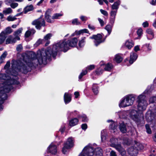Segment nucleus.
<instances>
[{
	"label": "nucleus",
	"instance_id": "63",
	"mask_svg": "<svg viewBox=\"0 0 156 156\" xmlns=\"http://www.w3.org/2000/svg\"><path fill=\"white\" fill-rule=\"evenodd\" d=\"M80 18L82 21H85L87 20V18L83 16H80Z\"/></svg>",
	"mask_w": 156,
	"mask_h": 156
},
{
	"label": "nucleus",
	"instance_id": "20",
	"mask_svg": "<svg viewBox=\"0 0 156 156\" xmlns=\"http://www.w3.org/2000/svg\"><path fill=\"white\" fill-rule=\"evenodd\" d=\"M64 144H66V145H70V148L73 147V138L71 137L68 138L66 142L64 143Z\"/></svg>",
	"mask_w": 156,
	"mask_h": 156
},
{
	"label": "nucleus",
	"instance_id": "59",
	"mask_svg": "<svg viewBox=\"0 0 156 156\" xmlns=\"http://www.w3.org/2000/svg\"><path fill=\"white\" fill-rule=\"evenodd\" d=\"M104 132V131L103 130L101 131V139L102 141H104L106 139V136L104 135H103L102 133L103 132Z\"/></svg>",
	"mask_w": 156,
	"mask_h": 156
},
{
	"label": "nucleus",
	"instance_id": "25",
	"mask_svg": "<svg viewBox=\"0 0 156 156\" xmlns=\"http://www.w3.org/2000/svg\"><path fill=\"white\" fill-rule=\"evenodd\" d=\"M120 2L119 0L115 2L112 6V9L117 10L119 8V6L120 4Z\"/></svg>",
	"mask_w": 156,
	"mask_h": 156
},
{
	"label": "nucleus",
	"instance_id": "61",
	"mask_svg": "<svg viewBox=\"0 0 156 156\" xmlns=\"http://www.w3.org/2000/svg\"><path fill=\"white\" fill-rule=\"evenodd\" d=\"M142 25L144 27H146L148 26L149 24L147 21H145L143 23Z\"/></svg>",
	"mask_w": 156,
	"mask_h": 156
},
{
	"label": "nucleus",
	"instance_id": "50",
	"mask_svg": "<svg viewBox=\"0 0 156 156\" xmlns=\"http://www.w3.org/2000/svg\"><path fill=\"white\" fill-rule=\"evenodd\" d=\"M147 32L149 34H151L153 37L154 36L153 32L152 30L151 29H147L146 30Z\"/></svg>",
	"mask_w": 156,
	"mask_h": 156
},
{
	"label": "nucleus",
	"instance_id": "48",
	"mask_svg": "<svg viewBox=\"0 0 156 156\" xmlns=\"http://www.w3.org/2000/svg\"><path fill=\"white\" fill-rule=\"evenodd\" d=\"M117 11H112L110 13V16L112 17H113L114 19H115V16L116 15Z\"/></svg>",
	"mask_w": 156,
	"mask_h": 156
},
{
	"label": "nucleus",
	"instance_id": "5",
	"mask_svg": "<svg viewBox=\"0 0 156 156\" xmlns=\"http://www.w3.org/2000/svg\"><path fill=\"white\" fill-rule=\"evenodd\" d=\"M135 98V97L134 95H130L126 97L119 104V107H124L133 105Z\"/></svg>",
	"mask_w": 156,
	"mask_h": 156
},
{
	"label": "nucleus",
	"instance_id": "23",
	"mask_svg": "<svg viewBox=\"0 0 156 156\" xmlns=\"http://www.w3.org/2000/svg\"><path fill=\"white\" fill-rule=\"evenodd\" d=\"M119 129L121 132L125 133L126 131V125L123 123L120 124L119 126Z\"/></svg>",
	"mask_w": 156,
	"mask_h": 156
},
{
	"label": "nucleus",
	"instance_id": "19",
	"mask_svg": "<svg viewBox=\"0 0 156 156\" xmlns=\"http://www.w3.org/2000/svg\"><path fill=\"white\" fill-rule=\"evenodd\" d=\"M16 42V38H13L11 36H9L6 39L5 44H8L10 43H15Z\"/></svg>",
	"mask_w": 156,
	"mask_h": 156
},
{
	"label": "nucleus",
	"instance_id": "29",
	"mask_svg": "<svg viewBox=\"0 0 156 156\" xmlns=\"http://www.w3.org/2000/svg\"><path fill=\"white\" fill-rule=\"evenodd\" d=\"M12 12V10L10 8H6L3 11V13L5 14L11 13Z\"/></svg>",
	"mask_w": 156,
	"mask_h": 156
},
{
	"label": "nucleus",
	"instance_id": "15",
	"mask_svg": "<svg viewBox=\"0 0 156 156\" xmlns=\"http://www.w3.org/2000/svg\"><path fill=\"white\" fill-rule=\"evenodd\" d=\"M137 57V56L136 53L133 52H131L130 55V59L129 61V63L132 64L136 60Z\"/></svg>",
	"mask_w": 156,
	"mask_h": 156
},
{
	"label": "nucleus",
	"instance_id": "40",
	"mask_svg": "<svg viewBox=\"0 0 156 156\" xmlns=\"http://www.w3.org/2000/svg\"><path fill=\"white\" fill-rule=\"evenodd\" d=\"M145 127L147 133L149 134H151L152 133V131L149 125L148 124H146L145 125Z\"/></svg>",
	"mask_w": 156,
	"mask_h": 156
},
{
	"label": "nucleus",
	"instance_id": "38",
	"mask_svg": "<svg viewBox=\"0 0 156 156\" xmlns=\"http://www.w3.org/2000/svg\"><path fill=\"white\" fill-rule=\"evenodd\" d=\"M105 29L108 31L109 34L111 31L112 27L110 25H107L105 27Z\"/></svg>",
	"mask_w": 156,
	"mask_h": 156
},
{
	"label": "nucleus",
	"instance_id": "9",
	"mask_svg": "<svg viewBox=\"0 0 156 156\" xmlns=\"http://www.w3.org/2000/svg\"><path fill=\"white\" fill-rule=\"evenodd\" d=\"M130 117L135 121L138 122L139 121L138 112L136 110H133L131 111Z\"/></svg>",
	"mask_w": 156,
	"mask_h": 156
},
{
	"label": "nucleus",
	"instance_id": "12",
	"mask_svg": "<svg viewBox=\"0 0 156 156\" xmlns=\"http://www.w3.org/2000/svg\"><path fill=\"white\" fill-rule=\"evenodd\" d=\"M128 152L129 154L131 156H136L138 154L137 150L135 147H132L128 149Z\"/></svg>",
	"mask_w": 156,
	"mask_h": 156
},
{
	"label": "nucleus",
	"instance_id": "46",
	"mask_svg": "<svg viewBox=\"0 0 156 156\" xmlns=\"http://www.w3.org/2000/svg\"><path fill=\"white\" fill-rule=\"evenodd\" d=\"M18 5V4L17 3H12L10 4V6L12 9H15L17 7Z\"/></svg>",
	"mask_w": 156,
	"mask_h": 156
},
{
	"label": "nucleus",
	"instance_id": "27",
	"mask_svg": "<svg viewBox=\"0 0 156 156\" xmlns=\"http://www.w3.org/2000/svg\"><path fill=\"white\" fill-rule=\"evenodd\" d=\"M66 144H64L63 147L62 148V151L63 154H65L67 152V150L70 148V145L67 146Z\"/></svg>",
	"mask_w": 156,
	"mask_h": 156
},
{
	"label": "nucleus",
	"instance_id": "41",
	"mask_svg": "<svg viewBox=\"0 0 156 156\" xmlns=\"http://www.w3.org/2000/svg\"><path fill=\"white\" fill-rule=\"evenodd\" d=\"M79 118H81L82 119V121L83 122H87L88 121V119L85 115H83L82 116H81L79 117Z\"/></svg>",
	"mask_w": 156,
	"mask_h": 156
},
{
	"label": "nucleus",
	"instance_id": "39",
	"mask_svg": "<svg viewBox=\"0 0 156 156\" xmlns=\"http://www.w3.org/2000/svg\"><path fill=\"white\" fill-rule=\"evenodd\" d=\"M52 36V34H47L44 37V40L45 42L46 41H48V40L50 39Z\"/></svg>",
	"mask_w": 156,
	"mask_h": 156
},
{
	"label": "nucleus",
	"instance_id": "44",
	"mask_svg": "<svg viewBox=\"0 0 156 156\" xmlns=\"http://www.w3.org/2000/svg\"><path fill=\"white\" fill-rule=\"evenodd\" d=\"M103 72V70L100 69H98L95 71V72L96 75H99L101 74Z\"/></svg>",
	"mask_w": 156,
	"mask_h": 156
},
{
	"label": "nucleus",
	"instance_id": "45",
	"mask_svg": "<svg viewBox=\"0 0 156 156\" xmlns=\"http://www.w3.org/2000/svg\"><path fill=\"white\" fill-rule=\"evenodd\" d=\"M23 0H6L5 2L6 4H7V2H8L9 3H10L11 2H14V1L21 2H23Z\"/></svg>",
	"mask_w": 156,
	"mask_h": 156
},
{
	"label": "nucleus",
	"instance_id": "42",
	"mask_svg": "<svg viewBox=\"0 0 156 156\" xmlns=\"http://www.w3.org/2000/svg\"><path fill=\"white\" fill-rule=\"evenodd\" d=\"M150 103H154L156 102V97L154 96L151 97L149 99Z\"/></svg>",
	"mask_w": 156,
	"mask_h": 156
},
{
	"label": "nucleus",
	"instance_id": "28",
	"mask_svg": "<svg viewBox=\"0 0 156 156\" xmlns=\"http://www.w3.org/2000/svg\"><path fill=\"white\" fill-rule=\"evenodd\" d=\"M23 30V28L22 27L19 28L14 32V35L15 36H20V34L22 33Z\"/></svg>",
	"mask_w": 156,
	"mask_h": 156
},
{
	"label": "nucleus",
	"instance_id": "17",
	"mask_svg": "<svg viewBox=\"0 0 156 156\" xmlns=\"http://www.w3.org/2000/svg\"><path fill=\"white\" fill-rule=\"evenodd\" d=\"M34 9V7L32 5H27L24 9L23 12L26 14L29 12L33 10Z\"/></svg>",
	"mask_w": 156,
	"mask_h": 156
},
{
	"label": "nucleus",
	"instance_id": "60",
	"mask_svg": "<svg viewBox=\"0 0 156 156\" xmlns=\"http://www.w3.org/2000/svg\"><path fill=\"white\" fill-rule=\"evenodd\" d=\"M142 30L141 29H138L137 31V34L139 36H140L142 34Z\"/></svg>",
	"mask_w": 156,
	"mask_h": 156
},
{
	"label": "nucleus",
	"instance_id": "43",
	"mask_svg": "<svg viewBox=\"0 0 156 156\" xmlns=\"http://www.w3.org/2000/svg\"><path fill=\"white\" fill-rule=\"evenodd\" d=\"M87 70H85L84 71H83L81 73L80 75L79 76V78L80 79L82 78V77L87 74Z\"/></svg>",
	"mask_w": 156,
	"mask_h": 156
},
{
	"label": "nucleus",
	"instance_id": "54",
	"mask_svg": "<svg viewBox=\"0 0 156 156\" xmlns=\"http://www.w3.org/2000/svg\"><path fill=\"white\" fill-rule=\"evenodd\" d=\"M123 140V142L122 143L123 144L128 145L129 144V142L128 139L127 138H124Z\"/></svg>",
	"mask_w": 156,
	"mask_h": 156
},
{
	"label": "nucleus",
	"instance_id": "32",
	"mask_svg": "<svg viewBox=\"0 0 156 156\" xmlns=\"http://www.w3.org/2000/svg\"><path fill=\"white\" fill-rule=\"evenodd\" d=\"M85 39L86 37H83L82 38L81 40L79 41V46L80 47H82L84 46Z\"/></svg>",
	"mask_w": 156,
	"mask_h": 156
},
{
	"label": "nucleus",
	"instance_id": "16",
	"mask_svg": "<svg viewBox=\"0 0 156 156\" xmlns=\"http://www.w3.org/2000/svg\"><path fill=\"white\" fill-rule=\"evenodd\" d=\"M64 98L66 104L69 103L71 101V95L67 93H65Z\"/></svg>",
	"mask_w": 156,
	"mask_h": 156
},
{
	"label": "nucleus",
	"instance_id": "37",
	"mask_svg": "<svg viewBox=\"0 0 156 156\" xmlns=\"http://www.w3.org/2000/svg\"><path fill=\"white\" fill-rule=\"evenodd\" d=\"M62 15L60 13H55L52 17L53 19H57L59 17L61 16Z\"/></svg>",
	"mask_w": 156,
	"mask_h": 156
},
{
	"label": "nucleus",
	"instance_id": "53",
	"mask_svg": "<svg viewBox=\"0 0 156 156\" xmlns=\"http://www.w3.org/2000/svg\"><path fill=\"white\" fill-rule=\"evenodd\" d=\"M10 61H8L6 62V64L5 65L4 67V69H8L10 66Z\"/></svg>",
	"mask_w": 156,
	"mask_h": 156
},
{
	"label": "nucleus",
	"instance_id": "18",
	"mask_svg": "<svg viewBox=\"0 0 156 156\" xmlns=\"http://www.w3.org/2000/svg\"><path fill=\"white\" fill-rule=\"evenodd\" d=\"M125 45L127 48L129 49L133 46L134 43L132 40H128L126 42Z\"/></svg>",
	"mask_w": 156,
	"mask_h": 156
},
{
	"label": "nucleus",
	"instance_id": "26",
	"mask_svg": "<svg viewBox=\"0 0 156 156\" xmlns=\"http://www.w3.org/2000/svg\"><path fill=\"white\" fill-rule=\"evenodd\" d=\"M122 59V58L119 54L116 55L114 59V61L118 63L121 62Z\"/></svg>",
	"mask_w": 156,
	"mask_h": 156
},
{
	"label": "nucleus",
	"instance_id": "57",
	"mask_svg": "<svg viewBox=\"0 0 156 156\" xmlns=\"http://www.w3.org/2000/svg\"><path fill=\"white\" fill-rule=\"evenodd\" d=\"M98 20L101 24V26L103 27L104 26L105 24L104 21L100 18H98Z\"/></svg>",
	"mask_w": 156,
	"mask_h": 156
},
{
	"label": "nucleus",
	"instance_id": "58",
	"mask_svg": "<svg viewBox=\"0 0 156 156\" xmlns=\"http://www.w3.org/2000/svg\"><path fill=\"white\" fill-rule=\"evenodd\" d=\"M95 66L94 65H90L87 67V69L89 70H91L94 68Z\"/></svg>",
	"mask_w": 156,
	"mask_h": 156
},
{
	"label": "nucleus",
	"instance_id": "64",
	"mask_svg": "<svg viewBox=\"0 0 156 156\" xmlns=\"http://www.w3.org/2000/svg\"><path fill=\"white\" fill-rule=\"evenodd\" d=\"M110 156H116L115 152L113 151H112L110 152Z\"/></svg>",
	"mask_w": 156,
	"mask_h": 156
},
{
	"label": "nucleus",
	"instance_id": "55",
	"mask_svg": "<svg viewBox=\"0 0 156 156\" xmlns=\"http://www.w3.org/2000/svg\"><path fill=\"white\" fill-rule=\"evenodd\" d=\"M31 34V32L30 30H27L25 33V36L26 37H29Z\"/></svg>",
	"mask_w": 156,
	"mask_h": 156
},
{
	"label": "nucleus",
	"instance_id": "11",
	"mask_svg": "<svg viewBox=\"0 0 156 156\" xmlns=\"http://www.w3.org/2000/svg\"><path fill=\"white\" fill-rule=\"evenodd\" d=\"M12 32L13 30L11 28V27H8L4 30L2 31L0 33L6 38L7 37L6 35L10 34Z\"/></svg>",
	"mask_w": 156,
	"mask_h": 156
},
{
	"label": "nucleus",
	"instance_id": "13",
	"mask_svg": "<svg viewBox=\"0 0 156 156\" xmlns=\"http://www.w3.org/2000/svg\"><path fill=\"white\" fill-rule=\"evenodd\" d=\"M51 9H48L46 12L45 18L46 21L48 23H52V21L51 20Z\"/></svg>",
	"mask_w": 156,
	"mask_h": 156
},
{
	"label": "nucleus",
	"instance_id": "47",
	"mask_svg": "<svg viewBox=\"0 0 156 156\" xmlns=\"http://www.w3.org/2000/svg\"><path fill=\"white\" fill-rule=\"evenodd\" d=\"M45 42L44 40L43 39H39L36 43V44L39 45L41 44H42Z\"/></svg>",
	"mask_w": 156,
	"mask_h": 156
},
{
	"label": "nucleus",
	"instance_id": "1",
	"mask_svg": "<svg viewBox=\"0 0 156 156\" xmlns=\"http://www.w3.org/2000/svg\"><path fill=\"white\" fill-rule=\"evenodd\" d=\"M78 40L74 38L68 41H61L53 45L52 50L50 48L46 50H39L37 52V58H35V55L33 53L28 57L27 54H23V62L20 60L12 61V68L16 72L21 71L24 73H26L29 71V67H36L38 64H46L47 60H49L52 55L55 58L57 55L58 51H63L65 52L69 49V47H73L77 44Z\"/></svg>",
	"mask_w": 156,
	"mask_h": 156
},
{
	"label": "nucleus",
	"instance_id": "62",
	"mask_svg": "<svg viewBox=\"0 0 156 156\" xmlns=\"http://www.w3.org/2000/svg\"><path fill=\"white\" fill-rule=\"evenodd\" d=\"M81 128L83 129H86L87 128V125L86 124H83L81 125Z\"/></svg>",
	"mask_w": 156,
	"mask_h": 156
},
{
	"label": "nucleus",
	"instance_id": "21",
	"mask_svg": "<svg viewBox=\"0 0 156 156\" xmlns=\"http://www.w3.org/2000/svg\"><path fill=\"white\" fill-rule=\"evenodd\" d=\"M135 144L134 145V147H135L136 149L138 150H142L143 148V146L141 144H140L136 141H135Z\"/></svg>",
	"mask_w": 156,
	"mask_h": 156
},
{
	"label": "nucleus",
	"instance_id": "30",
	"mask_svg": "<svg viewBox=\"0 0 156 156\" xmlns=\"http://www.w3.org/2000/svg\"><path fill=\"white\" fill-rule=\"evenodd\" d=\"M113 66L111 64L108 63L105 65V70L107 71H110L112 68Z\"/></svg>",
	"mask_w": 156,
	"mask_h": 156
},
{
	"label": "nucleus",
	"instance_id": "7",
	"mask_svg": "<svg viewBox=\"0 0 156 156\" xmlns=\"http://www.w3.org/2000/svg\"><path fill=\"white\" fill-rule=\"evenodd\" d=\"M43 16H41L39 18L32 22V24L35 26L37 29H40L42 26H45V21L44 19L42 18Z\"/></svg>",
	"mask_w": 156,
	"mask_h": 156
},
{
	"label": "nucleus",
	"instance_id": "8",
	"mask_svg": "<svg viewBox=\"0 0 156 156\" xmlns=\"http://www.w3.org/2000/svg\"><path fill=\"white\" fill-rule=\"evenodd\" d=\"M102 36L100 34H98L96 35H93L90 37V38L94 39V42L96 46L104 41L102 40Z\"/></svg>",
	"mask_w": 156,
	"mask_h": 156
},
{
	"label": "nucleus",
	"instance_id": "2",
	"mask_svg": "<svg viewBox=\"0 0 156 156\" xmlns=\"http://www.w3.org/2000/svg\"><path fill=\"white\" fill-rule=\"evenodd\" d=\"M7 84H2V85H4L3 87L1 86V84H0V88H1L0 90L1 94H2L0 97V100H2L1 103H3V101L6 100L7 98V96L6 93H9L12 89V84H18L19 82L16 80L13 79L8 80L6 83Z\"/></svg>",
	"mask_w": 156,
	"mask_h": 156
},
{
	"label": "nucleus",
	"instance_id": "6",
	"mask_svg": "<svg viewBox=\"0 0 156 156\" xmlns=\"http://www.w3.org/2000/svg\"><path fill=\"white\" fill-rule=\"evenodd\" d=\"M94 154L92 147L89 145H87L85 147L79 156H92Z\"/></svg>",
	"mask_w": 156,
	"mask_h": 156
},
{
	"label": "nucleus",
	"instance_id": "31",
	"mask_svg": "<svg viewBox=\"0 0 156 156\" xmlns=\"http://www.w3.org/2000/svg\"><path fill=\"white\" fill-rule=\"evenodd\" d=\"M9 77L5 73H0V79L3 80H8Z\"/></svg>",
	"mask_w": 156,
	"mask_h": 156
},
{
	"label": "nucleus",
	"instance_id": "34",
	"mask_svg": "<svg viewBox=\"0 0 156 156\" xmlns=\"http://www.w3.org/2000/svg\"><path fill=\"white\" fill-rule=\"evenodd\" d=\"M16 19L17 18L15 16H9L6 18V20L9 21H12Z\"/></svg>",
	"mask_w": 156,
	"mask_h": 156
},
{
	"label": "nucleus",
	"instance_id": "51",
	"mask_svg": "<svg viewBox=\"0 0 156 156\" xmlns=\"http://www.w3.org/2000/svg\"><path fill=\"white\" fill-rule=\"evenodd\" d=\"M23 48V47L21 44L18 45L16 48V50L19 52L21 51Z\"/></svg>",
	"mask_w": 156,
	"mask_h": 156
},
{
	"label": "nucleus",
	"instance_id": "56",
	"mask_svg": "<svg viewBox=\"0 0 156 156\" xmlns=\"http://www.w3.org/2000/svg\"><path fill=\"white\" fill-rule=\"evenodd\" d=\"M100 11V12H101V13L102 14H103V15L105 16H107L108 15V13L106 11L103 10V9H101Z\"/></svg>",
	"mask_w": 156,
	"mask_h": 156
},
{
	"label": "nucleus",
	"instance_id": "4",
	"mask_svg": "<svg viewBox=\"0 0 156 156\" xmlns=\"http://www.w3.org/2000/svg\"><path fill=\"white\" fill-rule=\"evenodd\" d=\"M120 140V139H118L114 137L111 138L110 140V142L111 143L110 146L115 148L117 150L119 151L122 155H124L126 153V151L122 147L120 144L121 142H118Z\"/></svg>",
	"mask_w": 156,
	"mask_h": 156
},
{
	"label": "nucleus",
	"instance_id": "22",
	"mask_svg": "<svg viewBox=\"0 0 156 156\" xmlns=\"http://www.w3.org/2000/svg\"><path fill=\"white\" fill-rule=\"evenodd\" d=\"M78 122V120L77 118H74L70 121L69 124L71 126H73L77 125Z\"/></svg>",
	"mask_w": 156,
	"mask_h": 156
},
{
	"label": "nucleus",
	"instance_id": "36",
	"mask_svg": "<svg viewBox=\"0 0 156 156\" xmlns=\"http://www.w3.org/2000/svg\"><path fill=\"white\" fill-rule=\"evenodd\" d=\"M92 90L93 92L95 94H97L98 93V87L96 85H93L92 88Z\"/></svg>",
	"mask_w": 156,
	"mask_h": 156
},
{
	"label": "nucleus",
	"instance_id": "10",
	"mask_svg": "<svg viewBox=\"0 0 156 156\" xmlns=\"http://www.w3.org/2000/svg\"><path fill=\"white\" fill-rule=\"evenodd\" d=\"M48 151L52 154H55L57 152L56 146L52 144H51L48 148Z\"/></svg>",
	"mask_w": 156,
	"mask_h": 156
},
{
	"label": "nucleus",
	"instance_id": "3",
	"mask_svg": "<svg viewBox=\"0 0 156 156\" xmlns=\"http://www.w3.org/2000/svg\"><path fill=\"white\" fill-rule=\"evenodd\" d=\"M137 109L139 111L143 112L146 110L148 103L146 96L142 94L139 95L137 98Z\"/></svg>",
	"mask_w": 156,
	"mask_h": 156
},
{
	"label": "nucleus",
	"instance_id": "14",
	"mask_svg": "<svg viewBox=\"0 0 156 156\" xmlns=\"http://www.w3.org/2000/svg\"><path fill=\"white\" fill-rule=\"evenodd\" d=\"M108 122H111L109 126V128L111 130H113V132H115L117 130V124L116 122H113L112 120H108Z\"/></svg>",
	"mask_w": 156,
	"mask_h": 156
},
{
	"label": "nucleus",
	"instance_id": "35",
	"mask_svg": "<svg viewBox=\"0 0 156 156\" xmlns=\"http://www.w3.org/2000/svg\"><path fill=\"white\" fill-rule=\"evenodd\" d=\"M6 38L1 33H0V45L2 44L4 42Z\"/></svg>",
	"mask_w": 156,
	"mask_h": 156
},
{
	"label": "nucleus",
	"instance_id": "24",
	"mask_svg": "<svg viewBox=\"0 0 156 156\" xmlns=\"http://www.w3.org/2000/svg\"><path fill=\"white\" fill-rule=\"evenodd\" d=\"M94 153L97 156H102V150L100 147H98L95 149Z\"/></svg>",
	"mask_w": 156,
	"mask_h": 156
},
{
	"label": "nucleus",
	"instance_id": "33",
	"mask_svg": "<svg viewBox=\"0 0 156 156\" xmlns=\"http://www.w3.org/2000/svg\"><path fill=\"white\" fill-rule=\"evenodd\" d=\"M8 53L7 51H4L2 55L0 57V62L2 61L3 60H4L6 57Z\"/></svg>",
	"mask_w": 156,
	"mask_h": 156
},
{
	"label": "nucleus",
	"instance_id": "49",
	"mask_svg": "<svg viewBox=\"0 0 156 156\" xmlns=\"http://www.w3.org/2000/svg\"><path fill=\"white\" fill-rule=\"evenodd\" d=\"M72 23L74 25H79L80 24V22L78 21V19H74L73 20Z\"/></svg>",
	"mask_w": 156,
	"mask_h": 156
},
{
	"label": "nucleus",
	"instance_id": "52",
	"mask_svg": "<svg viewBox=\"0 0 156 156\" xmlns=\"http://www.w3.org/2000/svg\"><path fill=\"white\" fill-rule=\"evenodd\" d=\"M79 34H81L83 33H89L88 30L87 29H84L81 30L79 31Z\"/></svg>",
	"mask_w": 156,
	"mask_h": 156
}]
</instances>
